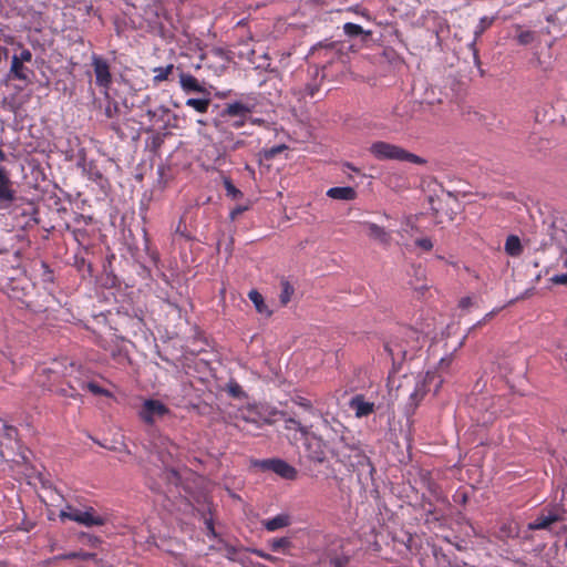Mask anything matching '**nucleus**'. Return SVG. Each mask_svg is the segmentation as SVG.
<instances>
[{"label": "nucleus", "mask_w": 567, "mask_h": 567, "mask_svg": "<svg viewBox=\"0 0 567 567\" xmlns=\"http://www.w3.org/2000/svg\"><path fill=\"white\" fill-rule=\"evenodd\" d=\"M369 151L378 161H401L410 162L416 165L426 164L425 158L410 153L401 146L383 141L372 143L369 147Z\"/></svg>", "instance_id": "f257e3e1"}, {"label": "nucleus", "mask_w": 567, "mask_h": 567, "mask_svg": "<svg viewBox=\"0 0 567 567\" xmlns=\"http://www.w3.org/2000/svg\"><path fill=\"white\" fill-rule=\"evenodd\" d=\"M565 519V509L559 506L545 507L527 524L528 530H549L551 525Z\"/></svg>", "instance_id": "f03ea898"}, {"label": "nucleus", "mask_w": 567, "mask_h": 567, "mask_svg": "<svg viewBox=\"0 0 567 567\" xmlns=\"http://www.w3.org/2000/svg\"><path fill=\"white\" fill-rule=\"evenodd\" d=\"M92 66L95 74V83L102 89L105 99H109V91L112 84V74L106 60L99 55L92 56Z\"/></svg>", "instance_id": "7ed1b4c3"}, {"label": "nucleus", "mask_w": 567, "mask_h": 567, "mask_svg": "<svg viewBox=\"0 0 567 567\" xmlns=\"http://www.w3.org/2000/svg\"><path fill=\"white\" fill-rule=\"evenodd\" d=\"M169 413V409L158 400L147 399L143 402L138 412L141 420L152 425L157 419H161Z\"/></svg>", "instance_id": "20e7f679"}, {"label": "nucleus", "mask_w": 567, "mask_h": 567, "mask_svg": "<svg viewBox=\"0 0 567 567\" xmlns=\"http://www.w3.org/2000/svg\"><path fill=\"white\" fill-rule=\"evenodd\" d=\"M264 471H271L285 480H295L297 470L280 458L261 460L256 463Z\"/></svg>", "instance_id": "39448f33"}, {"label": "nucleus", "mask_w": 567, "mask_h": 567, "mask_svg": "<svg viewBox=\"0 0 567 567\" xmlns=\"http://www.w3.org/2000/svg\"><path fill=\"white\" fill-rule=\"evenodd\" d=\"M350 561V556L341 549H327L318 559L321 567H347Z\"/></svg>", "instance_id": "423d86ee"}, {"label": "nucleus", "mask_w": 567, "mask_h": 567, "mask_svg": "<svg viewBox=\"0 0 567 567\" xmlns=\"http://www.w3.org/2000/svg\"><path fill=\"white\" fill-rule=\"evenodd\" d=\"M321 416V427L329 441H336L338 439L343 440V433L346 431L344 425L337 420L334 416H329L328 414L323 415L319 413Z\"/></svg>", "instance_id": "0eeeda50"}, {"label": "nucleus", "mask_w": 567, "mask_h": 567, "mask_svg": "<svg viewBox=\"0 0 567 567\" xmlns=\"http://www.w3.org/2000/svg\"><path fill=\"white\" fill-rule=\"evenodd\" d=\"M360 225L367 229V236L371 240L377 241L383 247L390 246L392 239L391 231L375 223L368 220L360 221Z\"/></svg>", "instance_id": "6e6552de"}, {"label": "nucleus", "mask_w": 567, "mask_h": 567, "mask_svg": "<svg viewBox=\"0 0 567 567\" xmlns=\"http://www.w3.org/2000/svg\"><path fill=\"white\" fill-rule=\"evenodd\" d=\"M349 408L354 412L355 417L362 419L372 414L375 405L367 401L363 394H355L349 401Z\"/></svg>", "instance_id": "1a4fd4ad"}, {"label": "nucleus", "mask_w": 567, "mask_h": 567, "mask_svg": "<svg viewBox=\"0 0 567 567\" xmlns=\"http://www.w3.org/2000/svg\"><path fill=\"white\" fill-rule=\"evenodd\" d=\"M436 379L435 372H427L424 377L416 381L413 392L410 394V400L414 405L424 398L431 385Z\"/></svg>", "instance_id": "9d476101"}, {"label": "nucleus", "mask_w": 567, "mask_h": 567, "mask_svg": "<svg viewBox=\"0 0 567 567\" xmlns=\"http://www.w3.org/2000/svg\"><path fill=\"white\" fill-rule=\"evenodd\" d=\"M16 198L9 174L3 166H0V203L11 204Z\"/></svg>", "instance_id": "9b49d317"}, {"label": "nucleus", "mask_w": 567, "mask_h": 567, "mask_svg": "<svg viewBox=\"0 0 567 567\" xmlns=\"http://www.w3.org/2000/svg\"><path fill=\"white\" fill-rule=\"evenodd\" d=\"M494 20L495 17H482L474 29V40L470 44V48L473 51L474 62L476 65H480L481 63L478 52L476 49V41L493 24Z\"/></svg>", "instance_id": "f8f14e48"}, {"label": "nucleus", "mask_w": 567, "mask_h": 567, "mask_svg": "<svg viewBox=\"0 0 567 567\" xmlns=\"http://www.w3.org/2000/svg\"><path fill=\"white\" fill-rule=\"evenodd\" d=\"M261 525L267 532H276L278 529L290 526L291 516L288 513H280L275 517L264 519Z\"/></svg>", "instance_id": "ddd939ff"}, {"label": "nucleus", "mask_w": 567, "mask_h": 567, "mask_svg": "<svg viewBox=\"0 0 567 567\" xmlns=\"http://www.w3.org/2000/svg\"><path fill=\"white\" fill-rule=\"evenodd\" d=\"M255 104L243 103V102H234L226 105L223 111L224 116H235V117H247L249 113L252 112Z\"/></svg>", "instance_id": "4468645a"}, {"label": "nucleus", "mask_w": 567, "mask_h": 567, "mask_svg": "<svg viewBox=\"0 0 567 567\" xmlns=\"http://www.w3.org/2000/svg\"><path fill=\"white\" fill-rule=\"evenodd\" d=\"M75 522L83 526L92 527L104 525L105 518L96 515L95 511L92 507H90L85 511H81L80 516L75 517Z\"/></svg>", "instance_id": "2eb2a0df"}, {"label": "nucleus", "mask_w": 567, "mask_h": 567, "mask_svg": "<svg viewBox=\"0 0 567 567\" xmlns=\"http://www.w3.org/2000/svg\"><path fill=\"white\" fill-rule=\"evenodd\" d=\"M327 196L332 199L353 200L357 197V192L351 186L331 187L328 189Z\"/></svg>", "instance_id": "dca6fc26"}, {"label": "nucleus", "mask_w": 567, "mask_h": 567, "mask_svg": "<svg viewBox=\"0 0 567 567\" xmlns=\"http://www.w3.org/2000/svg\"><path fill=\"white\" fill-rule=\"evenodd\" d=\"M343 32L349 38H360L361 41H367L372 37L371 30H364L361 25L352 22L343 24Z\"/></svg>", "instance_id": "f3484780"}, {"label": "nucleus", "mask_w": 567, "mask_h": 567, "mask_svg": "<svg viewBox=\"0 0 567 567\" xmlns=\"http://www.w3.org/2000/svg\"><path fill=\"white\" fill-rule=\"evenodd\" d=\"M179 83H181L182 89L186 92L200 93L204 91V89L199 84L198 80L189 73L182 72L179 74Z\"/></svg>", "instance_id": "a211bd4d"}, {"label": "nucleus", "mask_w": 567, "mask_h": 567, "mask_svg": "<svg viewBox=\"0 0 567 567\" xmlns=\"http://www.w3.org/2000/svg\"><path fill=\"white\" fill-rule=\"evenodd\" d=\"M29 69L23 65V62L18 60V54H14L11 60L10 74L13 79L28 81Z\"/></svg>", "instance_id": "6ab92c4d"}, {"label": "nucleus", "mask_w": 567, "mask_h": 567, "mask_svg": "<svg viewBox=\"0 0 567 567\" xmlns=\"http://www.w3.org/2000/svg\"><path fill=\"white\" fill-rule=\"evenodd\" d=\"M504 250L511 257L520 256L523 252V246H522L519 237L516 235H509L506 238Z\"/></svg>", "instance_id": "aec40b11"}, {"label": "nucleus", "mask_w": 567, "mask_h": 567, "mask_svg": "<svg viewBox=\"0 0 567 567\" xmlns=\"http://www.w3.org/2000/svg\"><path fill=\"white\" fill-rule=\"evenodd\" d=\"M268 546L275 553L286 554L292 547V542L289 537L274 538L268 542Z\"/></svg>", "instance_id": "412c9836"}, {"label": "nucleus", "mask_w": 567, "mask_h": 567, "mask_svg": "<svg viewBox=\"0 0 567 567\" xmlns=\"http://www.w3.org/2000/svg\"><path fill=\"white\" fill-rule=\"evenodd\" d=\"M248 297L259 313L271 315V311L264 301V297L257 290L249 291Z\"/></svg>", "instance_id": "4be33fe9"}, {"label": "nucleus", "mask_w": 567, "mask_h": 567, "mask_svg": "<svg viewBox=\"0 0 567 567\" xmlns=\"http://www.w3.org/2000/svg\"><path fill=\"white\" fill-rule=\"evenodd\" d=\"M219 544L223 545V549L225 550V557L228 560L244 563V559L240 556V550L237 547L224 542L223 539H219Z\"/></svg>", "instance_id": "5701e85b"}, {"label": "nucleus", "mask_w": 567, "mask_h": 567, "mask_svg": "<svg viewBox=\"0 0 567 567\" xmlns=\"http://www.w3.org/2000/svg\"><path fill=\"white\" fill-rule=\"evenodd\" d=\"M285 427L287 430H295L299 432L302 436H307L310 434L311 426L303 425L301 422L296 420L295 417L285 419Z\"/></svg>", "instance_id": "b1692460"}, {"label": "nucleus", "mask_w": 567, "mask_h": 567, "mask_svg": "<svg viewBox=\"0 0 567 567\" xmlns=\"http://www.w3.org/2000/svg\"><path fill=\"white\" fill-rule=\"evenodd\" d=\"M95 555L92 553L86 551H70L66 554H61L55 556L54 560H61V559H81V560H89L92 559Z\"/></svg>", "instance_id": "393cba45"}, {"label": "nucleus", "mask_w": 567, "mask_h": 567, "mask_svg": "<svg viewBox=\"0 0 567 567\" xmlns=\"http://www.w3.org/2000/svg\"><path fill=\"white\" fill-rule=\"evenodd\" d=\"M210 101L208 99H188L186 105L193 107L198 113H206Z\"/></svg>", "instance_id": "a878e982"}, {"label": "nucleus", "mask_w": 567, "mask_h": 567, "mask_svg": "<svg viewBox=\"0 0 567 567\" xmlns=\"http://www.w3.org/2000/svg\"><path fill=\"white\" fill-rule=\"evenodd\" d=\"M293 292H295V289L290 285V282L287 280H282L281 281V292L279 295L280 303L286 306L291 300Z\"/></svg>", "instance_id": "bb28decb"}, {"label": "nucleus", "mask_w": 567, "mask_h": 567, "mask_svg": "<svg viewBox=\"0 0 567 567\" xmlns=\"http://www.w3.org/2000/svg\"><path fill=\"white\" fill-rule=\"evenodd\" d=\"M83 172L86 174L89 179L95 183H100L103 179V174L92 162L83 166Z\"/></svg>", "instance_id": "cd10ccee"}, {"label": "nucleus", "mask_w": 567, "mask_h": 567, "mask_svg": "<svg viewBox=\"0 0 567 567\" xmlns=\"http://www.w3.org/2000/svg\"><path fill=\"white\" fill-rule=\"evenodd\" d=\"M318 54L319 56L327 58L328 62H331L332 58L337 54L334 51V47L332 44L329 45H319L312 49V55Z\"/></svg>", "instance_id": "c85d7f7f"}, {"label": "nucleus", "mask_w": 567, "mask_h": 567, "mask_svg": "<svg viewBox=\"0 0 567 567\" xmlns=\"http://www.w3.org/2000/svg\"><path fill=\"white\" fill-rule=\"evenodd\" d=\"M223 184L226 190V195L230 197L231 199H238L243 197L241 190H239L231 182L230 178L224 177Z\"/></svg>", "instance_id": "c756f323"}, {"label": "nucleus", "mask_w": 567, "mask_h": 567, "mask_svg": "<svg viewBox=\"0 0 567 567\" xmlns=\"http://www.w3.org/2000/svg\"><path fill=\"white\" fill-rule=\"evenodd\" d=\"M173 69H174L173 64L155 68L153 71L155 73L154 79H153L154 82L158 83V82H163V81L167 80L169 74L173 72Z\"/></svg>", "instance_id": "7c9ffc66"}, {"label": "nucleus", "mask_w": 567, "mask_h": 567, "mask_svg": "<svg viewBox=\"0 0 567 567\" xmlns=\"http://www.w3.org/2000/svg\"><path fill=\"white\" fill-rule=\"evenodd\" d=\"M105 100H106V105H105V109H104L105 116L107 118L117 117L118 116V112H120L118 103L116 101H114L113 99H111L110 95H109V99H105Z\"/></svg>", "instance_id": "2f4dec72"}, {"label": "nucleus", "mask_w": 567, "mask_h": 567, "mask_svg": "<svg viewBox=\"0 0 567 567\" xmlns=\"http://www.w3.org/2000/svg\"><path fill=\"white\" fill-rule=\"evenodd\" d=\"M292 402L309 412L311 415L319 414V412L313 408L312 402L307 398L296 396L292 399Z\"/></svg>", "instance_id": "473e14b6"}, {"label": "nucleus", "mask_w": 567, "mask_h": 567, "mask_svg": "<svg viewBox=\"0 0 567 567\" xmlns=\"http://www.w3.org/2000/svg\"><path fill=\"white\" fill-rule=\"evenodd\" d=\"M307 451H308V457L316 462V463H323L324 460H326V453L324 451L321 449L320 444H318L317 449L312 450L311 449V445H307Z\"/></svg>", "instance_id": "72a5a7b5"}, {"label": "nucleus", "mask_w": 567, "mask_h": 567, "mask_svg": "<svg viewBox=\"0 0 567 567\" xmlns=\"http://www.w3.org/2000/svg\"><path fill=\"white\" fill-rule=\"evenodd\" d=\"M81 513V509L74 508L72 506H66L64 509L61 511L60 517L62 519H69L72 522H75V517H79Z\"/></svg>", "instance_id": "f704fd0d"}, {"label": "nucleus", "mask_w": 567, "mask_h": 567, "mask_svg": "<svg viewBox=\"0 0 567 567\" xmlns=\"http://www.w3.org/2000/svg\"><path fill=\"white\" fill-rule=\"evenodd\" d=\"M84 386L93 394H96V395H104V396H110L111 393L109 390L106 389H103L102 386H100L97 383L95 382H87L86 384H84Z\"/></svg>", "instance_id": "c9c22d12"}, {"label": "nucleus", "mask_w": 567, "mask_h": 567, "mask_svg": "<svg viewBox=\"0 0 567 567\" xmlns=\"http://www.w3.org/2000/svg\"><path fill=\"white\" fill-rule=\"evenodd\" d=\"M204 524H205V527H206V529H207V535H208V537H210V538H217V537H218V534H217V532L215 530L214 519H213L212 515H209V516H204Z\"/></svg>", "instance_id": "e433bc0d"}, {"label": "nucleus", "mask_w": 567, "mask_h": 567, "mask_svg": "<svg viewBox=\"0 0 567 567\" xmlns=\"http://www.w3.org/2000/svg\"><path fill=\"white\" fill-rule=\"evenodd\" d=\"M535 39V34L532 31H524L517 35V42L522 45L532 43Z\"/></svg>", "instance_id": "4c0bfd02"}, {"label": "nucleus", "mask_w": 567, "mask_h": 567, "mask_svg": "<svg viewBox=\"0 0 567 567\" xmlns=\"http://www.w3.org/2000/svg\"><path fill=\"white\" fill-rule=\"evenodd\" d=\"M501 310V308H497V309H493L492 311L487 312L483 319H481L480 321H477L475 324H473L468 332H471L472 330H474L475 328L477 327H481L482 324L486 323L488 320H491L494 316H496L498 313V311Z\"/></svg>", "instance_id": "58836bf2"}, {"label": "nucleus", "mask_w": 567, "mask_h": 567, "mask_svg": "<svg viewBox=\"0 0 567 567\" xmlns=\"http://www.w3.org/2000/svg\"><path fill=\"white\" fill-rule=\"evenodd\" d=\"M415 246L424 251H430L433 248V241L429 237L419 238L415 240Z\"/></svg>", "instance_id": "ea45409f"}, {"label": "nucleus", "mask_w": 567, "mask_h": 567, "mask_svg": "<svg viewBox=\"0 0 567 567\" xmlns=\"http://www.w3.org/2000/svg\"><path fill=\"white\" fill-rule=\"evenodd\" d=\"M3 435L8 440H16L18 436V429L13 425L3 424Z\"/></svg>", "instance_id": "a19ab883"}, {"label": "nucleus", "mask_w": 567, "mask_h": 567, "mask_svg": "<svg viewBox=\"0 0 567 567\" xmlns=\"http://www.w3.org/2000/svg\"><path fill=\"white\" fill-rule=\"evenodd\" d=\"M453 363V354H449V355H445L443 357L440 362H439V369L442 370V371H447L450 369V367L452 365Z\"/></svg>", "instance_id": "79ce46f5"}, {"label": "nucleus", "mask_w": 567, "mask_h": 567, "mask_svg": "<svg viewBox=\"0 0 567 567\" xmlns=\"http://www.w3.org/2000/svg\"><path fill=\"white\" fill-rule=\"evenodd\" d=\"M74 223L78 224V225H84V226H87L92 223V217L91 216H85L83 214H76L75 217H74Z\"/></svg>", "instance_id": "37998d69"}, {"label": "nucleus", "mask_w": 567, "mask_h": 567, "mask_svg": "<svg viewBox=\"0 0 567 567\" xmlns=\"http://www.w3.org/2000/svg\"><path fill=\"white\" fill-rule=\"evenodd\" d=\"M252 553L255 555H257L258 557L269 561V563H275L277 560V557L268 554V553H265L264 550L261 549H254Z\"/></svg>", "instance_id": "c03bdc74"}, {"label": "nucleus", "mask_w": 567, "mask_h": 567, "mask_svg": "<svg viewBox=\"0 0 567 567\" xmlns=\"http://www.w3.org/2000/svg\"><path fill=\"white\" fill-rule=\"evenodd\" d=\"M287 148V146L285 144H281V145H277V146H272L271 148H269L267 152H266V155L268 157H274L276 156L277 154L281 153L282 151H285Z\"/></svg>", "instance_id": "a18cd8bd"}, {"label": "nucleus", "mask_w": 567, "mask_h": 567, "mask_svg": "<svg viewBox=\"0 0 567 567\" xmlns=\"http://www.w3.org/2000/svg\"><path fill=\"white\" fill-rule=\"evenodd\" d=\"M550 280L556 285H567V271L565 274L554 275Z\"/></svg>", "instance_id": "49530a36"}, {"label": "nucleus", "mask_w": 567, "mask_h": 567, "mask_svg": "<svg viewBox=\"0 0 567 567\" xmlns=\"http://www.w3.org/2000/svg\"><path fill=\"white\" fill-rule=\"evenodd\" d=\"M248 209L247 206H244V205H238L236 206L235 208L231 209L230 212V219H236L239 215H241L244 212H246Z\"/></svg>", "instance_id": "de8ad7c7"}, {"label": "nucleus", "mask_w": 567, "mask_h": 567, "mask_svg": "<svg viewBox=\"0 0 567 567\" xmlns=\"http://www.w3.org/2000/svg\"><path fill=\"white\" fill-rule=\"evenodd\" d=\"M20 62H30L32 60V53L29 49H23L18 55Z\"/></svg>", "instance_id": "09e8293b"}, {"label": "nucleus", "mask_w": 567, "mask_h": 567, "mask_svg": "<svg viewBox=\"0 0 567 567\" xmlns=\"http://www.w3.org/2000/svg\"><path fill=\"white\" fill-rule=\"evenodd\" d=\"M349 11H353L357 14L364 17L367 20H370V14L365 9H362L360 6H354L349 8Z\"/></svg>", "instance_id": "8fccbe9b"}, {"label": "nucleus", "mask_w": 567, "mask_h": 567, "mask_svg": "<svg viewBox=\"0 0 567 567\" xmlns=\"http://www.w3.org/2000/svg\"><path fill=\"white\" fill-rule=\"evenodd\" d=\"M473 305V299L471 297H463L460 302H458V307L461 309H467L470 308L471 306Z\"/></svg>", "instance_id": "3c124183"}, {"label": "nucleus", "mask_w": 567, "mask_h": 567, "mask_svg": "<svg viewBox=\"0 0 567 567\" xmlns=\"http://www.w3.org/2000/svg\"><path fill=\"white\" fill-rule=\"evenodd\" d=\"M163 444H166L167 454L169 456L173 455V453L176 451L175 444H173L168 439H163Z\"/></svg>", "instance_id": "603ef678"}, {"label": "nucleus", "mask_w": 567, "mask_h": 567, "mask_svg": "<svg viewBox=\"0 0 567 567\" xmlns=\"http://www.w3.org/2000/svg\"><path fill=\"white\" fill-rule=\"evenodd\" d=\"M66 229L70 230L72 233V235L74 236V238L76 240H79V237L83 234H85V230H81V229H76V228H71L70 225H66Z\"/></svg>", "instance_id": "864d4df0"}, {"label": "nucleus", "mask_w": 567, "mask_h": 567, "mask_svg": "<svg viewBox=\"0 0 567 567\" xmlns=\"http://www.w3.org/2000/svg\"><path fill=\"white\" fill-rule=\"evenodd\" d=\"M246 121H247V117H238V120L233 122L231 126L235 128H240L241 126L245 125Z\"/></svg>", "instance_id": "5fc2aeb1"}, {"label": "nucleus", "mask_w": 567, "mask_h": 567, "mask_svg": "<svg viewBox=\"0 0 567 567\" xmlns=\"http://www.w3.org/2000/svg\"><path fill=\"white\" fill-rule=\"evenodd\" d=\"M307 94L310 96H313L316 92L318 91V87L315 85H307L306 86Z\"/></svg>", "instance_id": "6e6d98bb"}, {"label": "nucleus", "mask_w": 567, "mask_h": 567, "mask_svg": "<svg viewBox=\"0 0 567 567\" xmlns=\"http://www.w3.org/2000/svg\"><path fill=\"white\" fill-rule=\"evenodd\" d=\"M355 452L358 453V455L371 467V472L374 471L373 466L371 465L369 458L364 455H361L360 454V451L358 449H355Z\"/></svg>", "instance_id": "4d7b16f0"}, {"label": "nucleus", "mask_w": 567, "mask_h": 567, "mask_svg": "<svg viewBox=\"0 0 567 567\" xmlns=\"http://www.w3.org/2000/svg\"><path fill=\"white\" fill-rule=\"evenodd\" d=\"M563 267L567 270V251L561 256Z\"/></svg>", "instance_id": "13d9d810"}, {"label": "nucleus", "mask_w": 567, "mask_h": 567, "mask_svg": "<svg viewBox=\"0 0 567 567\" xmlns=\"http://www.w3.org/2000/svg\"><path fill=\"white\" fill-rule=\"evenodd\" d=\"M147 115H148L151 118H153V117H155V116L157 115V111H156V110H148V111H147Z\"/></svg>", "instance_id": "bf43d9fd"}, {"label": "nucleus", "mask_w": 567, "mask_h": 567, "mask_svg": "<svg viewBox=\"0 0 567 567\" xmlns=\"http://www.w3.org/2000/svg\"><path fill=\"white\" fill-rule=\"evenodd\" d=\"M430 202L432 204V210L437 214L439 213V208L434 206V199L432 197H430Z\"/></svg>", "instance_id": "052dcab7"}, {"label": "nucleus", "mask_w": 567, "mask_h": 567, "mask_svg": "<svg viewBox=\"0 0 567 567\" xmlns=\"http://www.w3.org/2000/svg\"><path fill=\"white\" fill-rule=\"evenodd\" d=\"M221 549H223V545H221V544H220V546H213V545H212V546L209 547V550H218V551H219V550H221Z\"/></svg>", "instance_id": "680f3d73"}, {"label": "nucleus", "mask_w": 567, "mask_h": 567, "mask_svg": "<svg viewBox=\"0 0 567 567\" xmlns=\"http://www.w3.org/2000/svg\"><path fill=\"white\" fill-rule=\"evenodd\" d=\"M6 161V154L0 148V162H3Z\"/></svg>", "instance_id": "e2e57ef3"}, {"label": "nucleus", "mask_w": 567, "mask_h": 567, "mask_svg": "<svg viewBox=\"0 0 567 567\" xmlns=\"http://www.w3.org/2000/svg\"><path fill=\"white\" fill-rule=\"evenodd\" d=\"M441 383H442V380L440 379L436 384H435V392L439 390V388L441 386Z\"/></svg>", "instance_id": "0e129e2a"}, {"label": "nucleus", "mask_w": 567, "mask_h": 567, "mask_svg": "<svg viewBox=\"0 0 567 567\" xmlns=\"http://www.w3.org/2000/svg\"><path fill=\"white\" fill-rule=\"evenodd\" d=\"M42 267H43V268H45V270H47L48 272H51V271L49 270V266H48L47 264H44V262H43V264H42Z\"/></svg>", "instance_id": "69168bd1"}, {"label": "nucleus", "mask_w": 567, "mask_h": 567, "mask_svg": "<svg viewBox=\"0 0 567 567\" xmlns=\"http://www.w3.org/2000/svg\"><path fill=\"white\" fill-rule=\"evenodd\" d=\"M159 110L163 111V113H167L168 112V109L163 107V106H161Z\"/></svg>", "instance_id": "338daca9"}, {"label": "nucleus", "mask_w": 567, "mask_h": 567, "mask_svg": "<svg viewBox=\"0 0 567 567\" xmlns=\"http://www.w3.org/2000/svg\"><path fill=\"white\" fill-rule=\"evenodd\" d=\"M162 463H166L167 461L164 458V455H161Z\"/></svg>", "instance_id": "774afa93"}]
</instances>
